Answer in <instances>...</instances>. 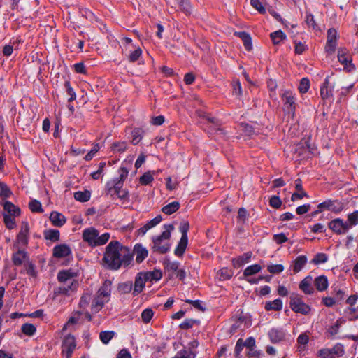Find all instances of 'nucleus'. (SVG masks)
Masks as SVG:
<instances>
[{
	"mask_svg": "<svg viewBox=\"0 0 358 358\" xmlns=\"http://www.w3.org/2000/svg\"><path fill=\"white\" fill-rule=\"evenodd\" d=\"M133 259L131 250L118 241H111L106 247L103 260L111 269L117 270L122 265L128 266Z\"/></svg>",
	"mask_w": 358,
	"mask_h": 358,
	"instance_id": "nucleus-1",
	"label": "nucleus"
},
{
	"mask_svg": "<svg viewBox=\"0 0 358 358\" xmlns=\"http://www.w3.org/2000/svg\"><path fill=\"white\" fill-rule=\"evenodd\" d=\"M164 228L166 229L165 231L160 236L152 238V250L154 252L160 254L166 253L169 250L170 244L169 240L171 237V231L174 229L172 224L165 225Z\"/></svg>",
	"mask_w": 358,
	"mask_h": 358,
	"instance_id": "nucleus-2",
	"label": "nucleus"
},
{
	"mask_svg": "<svg viewBox=\"0 0 358 358\" xmlns=\"http://www.w3.org/2000/svg\"><path fill=\"white\" fill-rule=\"evenodd\" d=\"M110 234L105 233L99 236V231L93 227L85 229L83 232V238L90 245H102L109 239Z\"/></svg>",
	"mask_w": 358,
	"mask_h": 358,
	"instance_id": "nucleus-3",
	"label": "nucleus"
},
{
	"mask_svg": "<svg viewBox=\"0 0 358 358\" xmlns=\"http://www.w3.org/2000/svg\"><path fill=\"white\" fill-rule=\"evenodd\" d=\"M75 273L69 270H64L59 271L57 275V279L61 282H66L68 280H71V285H67L59 288V292L65 295H69V291H75L78 287V281L73 280Z\"/></svg>",
	"mask_w": 358,
	"mask_h": 358,
	"instance_id": "nucleus-4",
	"label": "nucleus"
},
{
	"mask_svg": "<svg viewBox=\"0 0 358 358\" xmlns=\"http://www.w3.org/2000/svg\"><path fill=\"white\" fill-rule=\"evenodd\" d=\"M290 307L295 313L303 315H308L310 311V307L303 302L301 296L295 294L290 296Z\"/></svg>",
	"mask_w": 358,
	"mask_h": 358,
	"instance_id": "nucleus-5",
	"label": "nucleus"
},
{
	"mask_svg": "<svg viewBox=\"0 0 358 358\" xmlns=\"http://www.w3.org/2000/svg\"><path fill=\"white\" fill-rule=\"evenodd\" d=\"M344 353V348L342 344L338 343L332 348H324L319 351V355L322 358H334L341 357Z\"/></svg>",
	"mask_w": 358,
	"mask_h": 358,
	"instance_id": "nucleus-6",
	"label": "nucleus"
},
{
	"mask_svg": "<svg viewBox=\"0 0 358 358\" xmlns=\"http://www.w3.org/2000/svg\"><path fill=\"white\" fill-rule=\"evenodd\" d=\"M76 348V341L74 336L69 334L65 336L62 343V353L65 355L66 358H71V355Z\"/></svg>",
	"mask_w": 358,
	"mask_h": 358,
	"instance_id": "nucleus-7",
	"label": "nucleus"
},
{
	"mask_svg": "<svg viewBox=\"0 0 358 358\" xmlns=\"http://www.w3.org/2000/svg\"><path fill=\"white\" fill-rule=\"evenodd\" d=\"M329 227L335 233L342 234L347 232L350 229L347 222L342 219L336 218L329 223Z\"/></svg>",
	"mask_w": 358,
	"mask_h": 358,
	"instance_id": "nucleus-8",
	"label": "nucleus"
},
{
	"mask_svg": "<svg viewBox=\"0 0 358 358\" xmlns=\"http://www.w3.org/2000/svg\"><path fill=\"white\" fill-rule=\"evenodd\" d=\"M337 31L335 29L331 28L327 31V41L325 50L329 53L334 52L336 46Z\"/></svg>",
	"mask_w": 358,
	"mask_h": 358,
	"instance_id": "nucleus-9",
	"label": "nucleus"
},
{
	"mask_svg": "<svg viewBox=\"0 0 358 358\" xmlns=\"http://www.w3.org/2000/svg\"><path fill=\"white\" fill-rule=\"evenodd\" d=\"M122 187V183L120 181L113 180V182H108L107 185L106 192L108 194H116L120 199H124L127 192H124L122 194H120V190Z\"/></svg>",
	"mask_w": 358,
	"mask_h": 358,
	"instance_id": "nucleus-10",
	"label": "nucleus"
},
{
	"mask_svg": "<svg viewBox=\"0 0 358 358\" xmlns=\"http://www.w3.org/2000/svg\"><path fill=\"white\" fill-rule=\"evenodd\" d=\"M335 85L336 83H331L329 77L326 78L320 89V96L323 100L329 99L333 96L331 88H334Z\"/></svg>",
	"mask_w": 358,
	"mask_h": 358,
	"instance_id": "nucleus-11",
	"label": "nucleus"
},
{
	"mask_svg": "<svg viewBox=\"0 0 358 358\" xmlns=\"http://www.w3.org/2000/svg\"><path fill=\"white\" fill-rule=\"evenodd\" d=\"M282 98L284 101L285 110L294 115L296 108V103L295 98L292 93L289 91H286L283 93Z\"/></svg>",
	"mask_w": 358,
	"mask_h": 358,
	"instance_id": "nucleus-12",
	"label": "nucleus"
},
{
	"mask_svg": "<svg viewBox=\"0 0 358 358\" xmlns=\"http://www.w3.org/2000/svg\"><path fill=\"white\" fill-rule=\"evenodd\" d=\"M131 253L136 255V262L141 263L148 255V250L141 244H136Z\"/></svg>",
	"mask_w": 358,
	"mask_h": 358,
	"instance_id": "nucleus-13",
	"label": "nucleus"
},
{
	"mask_svg": "<svg viewBox=\"0 0 358 358\" xmlns=\"http://www.w3.org/2000/svg\"><path fill=\"white\" fill-rule=\"evenodd\" d=\"M71 252L70 248L66 244H60L54 247L53 256L56 258H63L69 256Z\"/></svg>",
	"mask_w": 358,
	"mask_h": 358,
	"instance_id": "nucleus-14",
	"label": "nucleus"
},
{
	"mask_svg": "<svg viewBox=\"0 0 358 358\" xmlns=\"http://www.w3.org/2000/svg\"><path fill=\"white\" fill-rule=\"evenodd\" d=\"M295 188L296 192H294L291 197V200L292 201H296L299 199H302L304 197H308V194L303 189L302 181L301 179L299 178L295 180Z\"/></svg>",
	"mask_w": 358,
	"mask_h": 358,
	"instance_id": "nucleus-15",
	"label": "nucleus"
},
{
	"mask_svg": "<svg viewBox=\"0 0 358 358\" xmlns=\"http://www.w3.org/2000/svg\"><path fill=\"white\" fill-rule=\"evenodd\" d=\"M148 280L144 273H140L135 279L134 294L136 295L141 293L145 287V282Z\"/></svg>",
	"mask_w": 358,
	"mask_h": 358,
	"instance_id": "nucleus-16",
	"label": "nucleus"
},
{
	"mask_svg": "<svg viewBox=\"0 0 358 358\" xmlns=\"http://www.w3.org/2000/svg\"><path fill=\"white\" fill-rule=\"evenodd\" d=\"M338 61L343 64L344 69L348 71H351L355 69V66L352 64V60L348 59V57L345 55V52L344 50H338Z\"/></svg>",
	"mask_w": 358,
	"mask_h": 358,
	"instance_id": "nucleus-17",
	"label": "nucleus"
},
{
	"mask_svg": "<svg viewBox=\"0 0 358 358\" xmlns=\"http://www.w3.org/2000/svg\"><path fill=\"white\" fill-rule=\"evenodd\" d=\"M13 262L15 266H20L23 263L28 262V256L24 250H19L17 252L13 255Z\"/></svg>",
	"mask_w": 358,
	"mask_h": 358,
	"instance_id": "nucleus-18",
	"label": "nucleus"
},
{
	"mask_svg": "<svg viewBox=\"0 0 358 358\" xmlns=\"http://www.w3.org/2000/svg\"><path fill=\"white\" fill-rule=\"evenodd\" d=\"M311 283L312 278L310 276H307L300 282L299 288L306 294H311L314 292V288Z\"/></svg>",
	"mask_w": 358,
	"mask_h": 358,
	"instance_id": "nucleus-19",
	"label": "nucleus"
},
{
	"mask_svg": "<svg viewBox=\"0 0 358 358\" xmlns=\"http://www.w3.org/2000/svg\"><path fill=\"white\" fill-rule=\"evenodd\" d=\"M29 224L27 222H24L22 224L21 229L17 235V241L20 243L25 245L28 242V234H29Z\"/></svg>",
	"mask_w": 358,
	"mask_h": 358,
	"instance_id": "nucleus-20",
	"label": "nucleus"
},
{
	"mask_svg": "<svg viewBox=\"0 0 358 358\" xmlns=\"http://www.w3.org/2000/svg\"><path fill=\"white\" fill-rule=\"evenodd\" d=\"M50 220L54 226L59 227L63 226L66 222L65 217L62 214L55 211L51 213Z\"/></svg>",
	"mask_w": 358,
	"mask_h": 358,
	"instance_id": "nucleus-21",
	"label": "nucleus"
},
{
	"mask_svg": "<svg viewBox=\"0 0 358 358\" xmlns=\"http://www.w3.org/2000/svg\"><path fill=\"white\" fill-rule=\"evenodd\" d=\"M165 272H168L170 278L172 277L173 273H176L179 270V263L177 262H171L166 259L164 262Z\"/></svg>",
	"mask_w": 358,
	"mask_h": 358,
	"instance_id": "nucleus-22",
	"label": "nucleus"
},
{
	"mask_svg": "<svg viewBox=\"0 0 358 358\" xmlns=\"http://www.w3.org/2000/svg\"><path fill=\"white\" fill-rule=\"evenodd\" d=\"M269 338L273 343H278L284 340L285 334V332L278 329H272L269 333Z\"/></svg>",
	"mask_w": 358,
	"mask_h": 358,
	"instance_id": "nucleus-23",
	"label": "nucleus"
},
{
	"mask_svg": "<svg viewBox=\"0 0 358 358\" xmlns=\"http://www.w3.org/2000/svg\"><path fill=\"white\" fill-rule=\"evenodd\" d=\"M234 34L242 39L243 45L248 51L252 49V39L250 35L245 31L235 32Z\"/></svg>",
	"mask_w": 358,
	"mask_h": 358,
	"instance_id": "nucleus-24",
	"label": "nucleus"
},
{
	"mask_svg": "<svg viewBox=\"0 0 358 358\" xmlns=\"http://www.w3.org/2000/svg\"><path fill=\"white\" fill-rule=\"evenodd\" d=\"M3 209L9 215L13 217L19 216L20 209L10 201H6L3 204Z\"/></svg>",
	"mask_w": 358,
	"mask_h": 358,
	"instance_id": "nucleus-25",
	"label": "nucleus"
},
{
	"mask_svg": "<svg viewBox=\"0 0 358 358\" xmlns=\"http://www.w3.org/2000/svg\"><path fill=\"white\" fill-rule=\"evenodd\" d=\"M314 285L318 291H324L328 287V280L327 277L324 275H320L316 278L314 281Z\"/></svg>",
	"mask_w": 358,
	"mask_h": 358,
	"instance_id": "nucleus-26",
	"label": "nucleus"
},
{
	"mask_svg": "<svg viewBox=\"0 0 358 358\" xmlns=\"http://www.w3.org/2000/svg\"><path fill=\"white\" fill-rule=\"evenodd\" d=\"M307 262V257L305 255H300L294 262L293 271L294 273H299Z\"/></svg>",
	"mask_w": 358,
	"mask_h": 358,
	"instance_id": "nucleus-27",
	"label": "nucleus"
},
{
	"mask_svg": "<svg viewBox=\"0 0 358 358\" xmlns=\"http://www.w3.org/2000/svg\"><path fill=\"white\" fill-rule=\"evenodd\" d=\"M265 309L268 311L275 310L278 311L282 308V302L280 299H275L273 301H268L266 303Z\"/></svg>",
	"mask_w": 358,
	"mask_h": 358,
	"instance_id": "nucleus-28",
	"label": "nucleus"
},
{
	"mask_svg": "<svg viewBox=\"0 0 358 358\" xmlns=\"http://www.w3.org/2000/svg\"><path fill=\"white\" fill-rule=\"evenodd\" d=\"M252 257V252H246L243 254V255L238 257L237 259H233V265L234 267H241L243 264L248 262L249 259Z\"/></svg>",
	"mask_w": 358,
	"mask_h": 358,
	"instance_id": "nucleus-29",
	"label": "nucleus"
},
{
	"mask_svg": "<svg viewBox=\"0 0 358 358\" xmlns=\"http://www.w3.org/2000/svg\"><path fill=\"white\" fill-rule=\"evenodd\" d=\"M111 282L109 280H106L103 285L99 288L97 292V294L102 297H109L111 292Z\"/></svg>",
	"mask_w": 358,
	"mask_h": 358,
	"instance_id": "nucleus-30",
	"label": "nucleus"
},
{
	"mask_svg": "<svg viewBox=\"0 0 358 358\" xmlns=\"http://www.w3.org/2000/svg\"><path fill=\"white\" fill-rule=\"evenodd\" d=\"M103 298V297L96 294V296L92 301V310L94 313L99 312L103 308L105 302L108 301V299L105 301Z\"/></svg>",
	"mask_w": 358,
	"mask_h": 358,
	"instance_id": "nucleus-31",
	"label": "nucleus"
},
{
	"mask_svg": "<svg viewBox=\"0 0 358 358\" xmlns=\"http://www.w3.org/2000/svg\"><path fill=\"white\" fill-rule=\"evenodd\" d=\"M180 206L178 201H173L164 206L162 211L166 215H171L176 212L179 209Z\"/></svg>",
	"mask_w": 358,
	"mask_h": 358,
	"instance_id": "nucleus-32",
	"label": "nucleus"
},
{
	"mask_svg": "<svg viewBox=\"0 0 358 358\" xmlns=\"http://www.w3.org/2000/svg\"><path fill=\"white\" fill-rule=\"evenodd\" d=\"M187 243H188V238H181L178 243L177 248L175 250V252H174L175 255L178 257L182 256L186 250V248L187 246Z\"/></svg>",
	"mask_w": 358,
	"mask_h": 358,
	"instance_id": "nucleus-33",
	"label": "nucleus"
},
{
	"mask_svg": "<svg viewBox=\"0 0 358 358\" xmlns=\"http://www.w3.org/2000/svg\"><path fill=\"white\" fill-rule=\"evenodd\" d=\"M90 196L91 193L88 190H85L84 192L78 191L74 193V199L80 202L88 201Z\"/></svg>",
	"mask_w": 358,
	"mask_h": 358,
	"instance_id": "nucleus-34",
	"label": "nucleus"
},
{
	"mask_svg": "<svg viewBox=\"0 0 358 358\" xmlns=\"http://www.w3.org/2000/svg\"><path fill=\"white\" fill-rule=\"evenodd\" d=\"M113 152H124L127 148V144L125 141L114 142L110 146Z\"/></svg>",
	"mask_w": 358,
	"mask_h": 358,
	"instance_id": "nucleus-35",
	"label": "nucleus"
},
{
	"mask_svg": "<svg viewBox=\"0 0 358 358\" xmlns=\"http://www.w3.org/2000/svg\"><path fill=\"white\" fill-rule=\"evenodd\" d=\"M295 152L298 153L299 156L305 155H308L310 152V146L307 145V142L301 143L296 146Z\"/></svg>",
	"mask_w": 358,
	"mask_h": 358,
	"instance_id": "nucleus-36",
	"label": "nucleus"
},
{
	"mask_svg": "<svg viewBox=\"0 0 358 358\" xmlns=\"http://www.w3.org/2000/svg\"><path fill=\"white\" fill-rule=\"evenodd\" d=\"M180 10L186 15H189L192 13V6L188 0H177Z\"/></svg>",
	"mask_w": 358,
	"mask_h": 358,
	"instance_id": "nucleus-37",
	"label": "nucleus"
},
{
	"mask_svg": "<svg viewBox=\"0 0 358 358\" xmlns=\"http://www.w3.org/2000/svg\"><path fill=\"white\" fill-rule=\"evenodd\" d=\"M155 173V171H148V172H145L139 178V182L142 185H149L150 183H151L153 180H154V178H153V173Z\"/></svg>",
	"mask_w": 358,
	"mask_h": 358,
	"instance_id": "nucleus-38",
	"label": "nucleus"
},
{
	"mask_svg": "<svg viewBox=\"0 0 358 358\" xmlns=\"http://www.w3.org/2000/svg\"><path fill=\"white\" fill-rule=\"evenodd\" d=\"M143 133V130L140 128L134 129L131 132V143L134 145H137L141 141Z\"/></svg>",
	"mask_w": 358,
	"mask_h": 358,
	"instance_id": "nucleus-39",
	"label": "nucleus"
},
{
	"mask_svg": "<svg viewBox=\"0 0 358 358\" xmlns=\"http://www.w3.org/2000/svg\"><path fill=\"white\" fill-rule=\"evenodd\" d=\"M45 238L52 241H57L59 239V231L57 229H50L44 232Z\"/></svg>",
	"mask_w": 358,
	"mask_h": 358,
	"instance_id": "nucleus-40",
	"label": "nucleus"
},
{
	"mask_svg": "<svg viewBox=\"0 0 358 358\" xmlns=\"http://www.w3.org/2000/svg\"><path fill=\"white\" fill-rule=\"evenodd\" d=\"M21 330L24 334L29 336H31L36 333V328L32 324L25 323V324H22V326L21 327Z\"/></svg>",
	"mask_w": 358,
	"mask_h": 358,
	"instance_id": "nucleus-41",
	"label": "nucleus"
},
{
	"mask_svg": "<svg viewBox=\"0 0 358 358\" xmlns=\"http://www.w3.org/2000/svg\"><path fill=\"white\" fill-rule=\"evenodd\" d=\"M271 38L274 45L279 44L282 41L285 39V34L280 30L271 34Z\"/></svg>",
	"mask_w": 358,
	"mask_h": 358,
	"instance_id": "nucleus-42",
	"label": "nucleus"
},
{
	"mask_svg": "<svg viewBox=\"0 0 358 358\" xmlns=\"http://www.w3.org/2000/svg\"><path fill=\"white\" fill-rule=\"evenodd\" d=\"M261 269H262V267L260 265L253 264L252 266H248L245 269V271L243 272V275H244V276L248 277V276L254 275L255 273H257L258 272H259L261 271Z\"/></svg>",
	"mask_w": 358,
	"mask_h": 358,
	"instance_id": "nucleus-43",
	"label": "nucleus"
},
{
	"mask_svg": "<svg viewBox=\"0 0 358 358\" xmlns=\"http://www.w3.org/2000/svg\"><path fill=\"white\" fill-rule=\"evenodd\" d=\"M232 275L233 272L227 268H222L217 273V276L220 280H229Z\"/></svg>",
	"mask_w": 358,
	"mask_h": 358,
	"instance_id": "nucleus-44",
	"label": "nucleus"
},
{
	"mask_svg": "<svg viewBox=\"0 0 358 358\" xmlns=\"http://www.w3.org/2000/svg\"><path fill=\"white\" fill-rule=\"evenodd\" d=\"M115 332L113 331H101L99 334L100 340L103 343L107 344L113 338Z\"/></svg>",
	"mask_w": 358,
	"mask_h": 358,
	"instance_id": "nucleus-45",
	"label": "nucleus"
},
{
	"mask_svg": "<svg viewBox=\"0 0 358 358\" xmlns=\"http://www.w3.org/2000/svg\"><path fill=\"white\" fill-rule=\"evenodd\" d=\"M196 354L191 350L184 349L178 352L176 355L173 358H194Z\"/></svg>",
	"mask_w": 358,
	"mask_h": 358,
	"instance_id": "nucleus-46",
	"label": "nucleus"
},
{
	"mask_svg": "<svg viewBox=\"0 0 358 358\" xmlns=\"http://www.w3.org/2000/svg\"><path fill=\"white\" fill-rule=\"evenodd\" d=\"M347 223L349 226V229L358 224V210L354 211L348 215Z\"/></svg>",
	"mask_w": 358,
	"mask_h": 358,
	"instance_id": "nucleus-47",
	"label": "nucleus"
},
{
	"mask_svg": "<svg viewBox=\"0 0 358 358\" xmlns=\"http://www.w3.org/2000/svg\"><path fill=\"white\" fill-rule=\"evenodd\" d=\"M82 313L80 311H77L73 313V315L71 316L67 322L64 324L62 331H65L67 327L71 324H74L78 322L80 316L81 315Z\"/></svg>",
	"mask_w": 358,
	"mask_h": 358,
	"instance_id": "nucleus-48",
	"label": "nucleus"
},
{
	"mask_svg": "<svg viewBox=\"0 0 358 358\" xmlns=\"http://www.w3.org/2000/svg\"><path fill=\"white\" fill-rule=\"evenodd\" d=\"M30 210L34 213H41L43 212V208L41 206V203L40 201L36 199H32L29 204Z\"/></svg>",
	"mask_w": 358,
	"mask_h": 358,
	"instance_id": "nucleus-49",
	"label": "nucleus"
},
{
	"mask_svg": "<svg viewBox=\"0 0 358 358\" xmlns=\"http://www.w3.org/2000/svg\"><path fill=\"white\" fill-rule=\"evenodd\" d=\"M132 282L131 281L122 282L119 285L118 290L122 294L129 293L132 289Z\"/></svg>",
	"mask_w": 358,
	"mask_h": 358,
	"instance_id": "nucleus-50",
	"label": "nucleus"
},
{
	"mask_svg": "<svg viewBox=\"0 0 358 358\" xmlns=\"http://www.w3.org/2000/svg\"><path fill=\"white\" fill-rule=\"evenodd\" d=\"M0 196L3 199L10 197L12 194L11 191L8 187L3 182H0Z\"/></svg>",
	"mask_w": 358,
	"mask_h": 358,
	"instance_id": "nucleus-51",
	"label": "nucleus"
},
{
	"mask_svg": "<svg viewBox=\"0 0 358 358\" xmlns=\"http://www.w3.org/2000/svg\"><path fill=\"white\" fill-rule=\"evenodd\" d=\"M148 280H159L162 278V274L159 271L144 273Z\"/></svg>",
	"mask_w": 358,
	"mask_h": 358,
	"instance_id": "nucleus-52",
	"label": "nucleus"
},
{
	"mask_svg": "<svg viewBox=\"0 0 358 358\" xmlns=\"http://www.w3.org/2000/svg\"><path fill=\"white\" fill-rule=\"evenodd\" d=\"M141 55L142 50L138 47L128 55V59L129 62H134L138 59Z\"/></svg>",
	"mask_w": 358,
	"mask_h": 358,
	"instance_id": "nucleus-53",
	"label": "nucleus"
},
{
	"mask_svg": "<svg viewBox=\"0 0 358 358\" xmlns=\"http://www.w3.org/2000/svg\"><path fill=\"white\" fill-rule=\"evenodd\" d=\"M154 313L152 309L147 308L141 314V318L143 322L148 323L152 318Z\"/></svg>",
	"mask_w": 358,
	"mask_h": 358,
	"instance_id": "nucleus-54",
	"label": "nucleus"
},
{
	"mask_svg": "<svg viewBox=\"0 0 358 358\" xmlns=\"http://www.w3.org/2000/svg\"><path fill=\"white\" fill-rule=\"evenodd\" d=\"M91 299H92V297H91L90 294H89V293L83 294V296H81V299H80V301L79 303V306L81 308H86L88 306V304L90 303Z\"/></svg>",
	"mask_w": 358,
	"mask_h": 358,
	"instance_id": "nucleus-55",
	"label": "nucleus"
},
{
	"mask_svg": "<svg viewBox=\"0 0 358 358\" xmlns=\"http://www.w3.org/2000/svg\"><path fill=\"white\" fill-rule=\"evenodd\" d=\"M267 269L272 274H278L283 271L284 266L282 264H271L268 266Z\"/></svg>",
	"mask_w": 358,
	"mask_h": 358,
	"instance_id": "nucleus-56",
	"label": "nucleus"
},
{
	"mask_svg": "<svg viewBox=\"0 0 358 358\" xmlns=\"http://www.w3.org/2000/svg\"><path fill=\"white\" fill-rule=\"evenodd\" d=\"M310 87V82L308 78H303L301 80L299 90L301 93H306Z\"/></svg>",
	"mask_w": 358,
	"mask_h": 358,
	"instance_id": "nucleus-57",
	"label": "nucleus"
},
{
	"mask_svg": "<svg viewBox=\"0 0 358 358\" xmlns=\"http://www.w3.org/2000/svg\"><path fill=\"white\" fill-rule=\"evenodd\" d=\"M327 261V256L324 253H317L312 260L315 264L324 263Z\"/></svg>",
	"mask_w": 358,
	"mask_h": 358,
	"instance_id": "nucleus-58",
	"label": "nucleus"
},
{
	"mask_svg": "<svg viewBox=\"0 0 358 358\" xmlns=\"http://www.w3.org/2000/svg\"><path fill=\"white\" fill-rule=\"evenodd\" d=\"M3 220L7 228L12 229L15 226V218L9 215H4Z\"/></svg>",
	"mask_w": 358,
	"mask_h": 358,
	"instance_id": "nucleus-59",
	"label": "nucleus"
},
{
	"mask_svg": "<svg viewBox=\"0 0 358 358\" xmlns=\"http://www.w3.org/2000/svg\"><path fill=\"white\" fill-rule=\"evenodd\" d=\"M251 6L258 10L260 13L264 14L266 13L265 8L260 2V0H250Z\"/></svg>",
	"mask_w": 358,
	"mask_h": 358,
	"instance_id": "nucleus-60",
	"label": "nucleus"
},
{
	"mask_svg": "<svg viewBox=\"0 0 358 358\" xmlns=\"http://www.w3.org/2000/svg\"><path fill=\"white\" fill-rule=\"evenodd\" d=\"M179 229H180V231L182 234L181 238H187V232H188L189 229V222H182L180 224V228Z\"/></svg>",
	"mask_w": 358,
	"mask_h": 358,
	"instance_id": "nucleus-61",
	"label": "nucleus"
},
{
	"mask_svg": "<svg viewBox=\"0 0 358 358\" xmlns=\"http://www.w3.org/2000/svg\"><path fill=\"white\" fill-rule=\"evenodd\" d=\"M343 205L341 203L337 201H331L329 210L335 213H339L343 210Z\"/></svg>",
	"mask_w": 358,
	"mask_h": 358,
	"instance_id": "nucleus-62",
	"label": "nucleus"
},
{
	"mask_svg": "<svg viewBox=\"0 0 358 358\" xmlns=\"http://www.w3.org/2000/svg\"><path fill=\"white\" fill-rule=\"evenodd\" d=\"M24 267L28 275L32 277H36V273L35 271L34 265L32 263L27 262L24 264Z\"/></svg>",
	"mask_w": 358,
	"mask_h": 358,
	"instance_id": "nucleus-63",
	"label": "nucleus"
},
{
	"mask_svg": "<svg viewBox=\"0 0 358 358\" xmlns=\"http://www.w3.org/2000/svg\"><path fill=\"white\" fill-rule=\"evenodd\" d=\"M270 205L274 208H279L282 205V201L279 196H273L270 199Z\"/></svg>",
	"mask_w": 358,
	"mask_h": 358,
	"instance_id": "nucleus-64",
	"label": "nucleus"
}]
</instances>
